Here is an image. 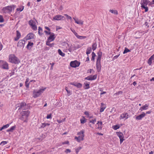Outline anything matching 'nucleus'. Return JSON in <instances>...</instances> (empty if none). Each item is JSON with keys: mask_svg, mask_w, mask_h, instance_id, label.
Here are the masks:
<instances>
[{"mask_svg": "<svg viewBox=\"0 0 154 154\" xmlns=\"http://www.w3.org/2000/svg\"><path fill=\"white\" fill-rule=\"evenodd\" d=\"M9 60L10 62L15 64H18L20 62L19 59L14 54L9 56Z\"/></svg>", "mask_w": 154, "mask_h": 154, "instance_id": "f257e3e1", "label": "nucleus"}, {"mask_svg": "<svg viewBox=\"0 0 154 154\" xmlns=\"http://www.w3.org/2000/svg\"><path fill=\"white\" fill-rule=\"evenodd\" d=\"M17 105V107H16V108L19 107L18 109L19 110H25L28 108V106L25 102H21V103L18 104Z\"/></svg>", "mask_w": 154, "mask_h": 154, "instance_id": "f03ea898", "label": "nucleus"}, {"mask_svg": "<svg viewBox=\"0 0 154 154\" xmlns=\"http://www.w3.org/2000/svg\"><path fill=\"white\" fill-rule=\"evenodd\" d=\"M0 67L5 69H9L8 63L5 61L2 60H0Z\"/></svg>", "mask_w": 154, "mask_h": 154, "instance_id": "7ed1b4c3", "label": "nucleus"}, {"mask_svg": "<svg viewBox=\"0 0 154 154\" xmlns=\"http://www.w3.org/2000/svg\"><path fill=\"white\" fill-rule=\"evenodd\" d=\"M44 90L45 89H40L38 91L34 90L33 93V97L35 98L38 97Z\"/></svg>", "mask_w": 154, "mask_h": 154, "instance_id": "20e7f679", "label": "nucleus"}, {"mask_svg": "<svg viewBox=\"0 0 154 154\" xmlns=\"http://www.w3.org/2000/svg\"><path fill=\"white\" fill-rule=\"evenodd\" d=\"M65 19V18L63 16L58 15H57L53 17L52 20H64Z\"/></svg>", "mask_w": 154, "mask_h": 154, "instance_id": "39448f33", "label": "nucleus"}, {"mask_svg": "<svg viewBox=\"0 0 154 154\" xmlns=\"http://www.w3.org/2000/svg\"><path fill=\"white\" fill-rule=\"evenodd\" d=\"M149 3V5H151L153 4L152 2H150L149 0H141L140 2L141 6H146Z\"/></svg>", "mask_w": 154, "mask_h": 154, "instance_id": "423d86ee", "label": "nucleus"}, {"mask_svg": "<svg viewBox=\"0 0 154 154\" xmlns=\"http://www.w3.org/2000/svg\"><path fill=\"white\" fill-rule=\"evenodd\" d=\"M15 7V6L14 5L12 6H8L5 7L2 10L4 11H5L6 10H7L8 12H11L12 11V9L13 8V9Z\"/></svg>", "mask_w": 154, "mask_h": 154, "instance_id": "0eeeda50", "label": "nucleus"}, {"mask_svg": "<svg viewBox=\"0 0 154 154\" xmlns=\"http://www.w3.org/2000/svg\"><path fill=\"white\" fill-rule=\"evenodd\" d=\"M80 63L76 60L71 61L70 63L71 66L73 67H76L79 66Z\"/></svg>", "mask_w": 154, "mask_h": 154, "instance_id": "6e6552de", "label": "nucleus"}, {"mask_svg": "<svg viewBox=\"0 0 154 154\" xmlns=\"http://www.w3.org/2000/svg\"><path fill=\"white\" fill-rule=\"evenodd\" d=\"M116 133L117 135L119 138L120 140V144H121L124 140L123 134L122 133L120 132H117Z\"/></svg>", "mask_w": 154, "mask_h": 154, "instance_id": "1a4fd4ad", "label": "nucleus"}, {"mask_svg": "<svg viewBox=\"0 0 154 154\" xmlns=\"http://www.w3.org/2000/svg\"><path fill=\"white\" fill-rule=\"evenodd\" d=\"M96 67L97 69V71L100 72L101 70L100 60H97Z\"/></svg>", "mask_w": 154, "mask_h": 154, "instance_id": "9d476101", "label": "nucleus"}, {"mask_svg": "<svg viewBox=\"0 0 154 154\" xmlns=\"http://www.w3.org/2000/svg\"><path fill=\"white\" fill-rule=\"evenodd\" d=\"M25 42L24 40H20L18 42L17 46L19 47H24Z\"/></svg>", "mask_w": 154, "mask_h": 154, "instance_id": "9b49d317", "label": "nucleus"}, {"mask_svg": "<svg viewBox=\"0 0 154 154\" xmlns=\"http://www.w3.org/2000/svg\"><path fill=\"white\" fill-rule=\"evenodd\" d=\"M34 36V35L33 33H30L27 35L25 38L26 40H28L33 38Z\"/></svg>", "mask_w": 154, "mask_h": 154, "instance_id": "f8f14e48", "label": "nucleus"}, {"mask_svg": "<svg viewBox=\"0 0 154 154\" xmlns=\"http://www.w3.org/2000/svg\"><path fill=\"white\" fill-rule=\"evenodd\" d=\"M55 38L54 34L53 33H51V34H50V36L48 38L47 41H53L55 39Z\"/></svg>", "mask_w": 154, "mask_h": 154, "instance_id": "ddd939ff", "label": "nucleus"}, {"mask_svg": "<svg viewBox=\"0 0 154 154\" xmlns=\"http://www.w3.org/2000/svg\"><path fill=\"white\" fill-rule=\"evenodd\" d=\"M146 116V114L144 112H143L142 113L136 117V119L138 120H140L142 118Z\"/></svg>", "mask_w": 154, "mask_h": 154, "instance_id": "4468645a", "label": "nucleus"}, {"mask_svg": "<svg viewBox=\"0 0 154 154\" xmlns=\"http://www.w3.org/2000/svg\"><path fill=\"white\" fill-rule=\"evenodd\" d=\"M21 113L22 115L28 118L29 116L30 112L28 110L24 111H23Z\"/></svg>", "mask_w": 154, "mask_h": 154, "instance_id": "2eb2a0df", "label": "nucleus"}, {"mask_svg": "<svg viewBox=\"0 0 154 154\" xmlns=\"http://www.w3.org/2000/svg\"><path fill=\"white\" fill-rule=\"evenodd\" d=\"M71 85H74L77 87L78 88H80L82 86V85L80 83H78L76 82H72L70 83Z\"/></svg>", "mask_w": 154, "mask_h": 154, "instance_id": "dca6fc26", "label": "nucleus"}, {"mask_svg": "<svg viewBox=\"0 0 154 154\" xmlns=\"http://www.w3.org/2000/svg\"><path fill=\"white\" fill-rule=\"evenodd\" d=\"M84 131L83 130H82L81 131L79 132L77 134L78 135H80L81 137V140H84Z\"/></svg>", "mask_w": 154, "mask_h": 154, "instance_id": "f3484780", "label": "nucleus"}, {"mask_svg": "<svg viewBox=\"0 0 154 154\" xmlns=\"http://www.w3.org/2000/svg\"><path fill=\"white\" fill-rule=\"evenodd\" d=\"M73 18L74 19L75 21V22L79 24L82 25L83 23V21L81 20H79L78 19H76L75 18L73 17Z\"/></svg>", "mask_w": 154, "mask_h": 154, "instance_id": "a211bd4d", "label": "nucleus"}, {"mask_svg": "<svg viewBox=\"0 0 154 154\" xmlns=\"http://www.w3.org/2000/svg\"><path fill=\"white\" fill-rule=\"evenodd\" d=\"M28 118L22 115V116L20 118V119L23 121L24 122H27Z\"/></svg>", "mask_w": 154, "mask_h": 154, "instance_id": "6ab92c4d", "label": "nucleus"}, {"mask_svg": "<svg viewBox=\"0 0 154 154\" xmlns=\"http://www.w3.org/2000/svg\"><path fill=\"white\" fill-rule=\"evenodd\" d=\"M154 58V54L152 55L148 59V63L149 65H151L152 63V60Z\"/></svg>", "mask_w": 154, "mask_h": 154, "instance_id": "aec40b11", "label": "nucleus"}, {"mask_svg": "<svg viewBox=\"0 0 154 154\" xmlns=\"http://www.w3.org/2000/svg\"><path fill=\"white\" fill-rule=\"evenodd\" d=\"M128 114L127 113H125L122 114L120 116V117L122 119H127L128 118Z\"/></svg>", "mask_w": 154, "mask_h": 154, "instance_id": "412c9836", "label": "nucleus"}, {"mask_svg": "<svg viewBox=\"0 0 154 154\" xmlns=\"http://www.w3.org/2000/svg\"><path fill=\"white\" fill-rule=\"evenodd\" d=\"M50 125V124L48 123H43L42 124V125H41L40 127L39 128H44L47 126H49Z\"/></svg>", "mask_w": 154, "mask_h": 154, "instance_id": "4be33fe9", "label": "nucleus"}, {"mask_svg": "<svg viewBox=\"0 0 154 154\" xmlns=\"http://www.w3.org/2000/svg\"><path fill=\"white\" fill-rule=\"evenodd\" d=\"M89 79H89V80H93L95 79L97 77V75H94L93 76L91 75L89 76Z\"/></svg>", "mask_w": 154, "mask_h": 154, "instance_id": "5701e85b", "label": "nucleus"}, {"mask_svg": "<svg viewBox=\"0 0 154 154\" xmlns=\"http://www.w3.org/2000/svg\"><path fill=\"white\" fill-rule=\"evenodd\" d=\"M33 45V43L29 42L26 46V48L28 49H31V48H29V46H31V47H32Z\"/></svg>", "mask_w": 154, "mask_h": 154, "instance_id": "b1692460", "label": "nucleus"}, {"mask_svg": "<svg viewBox=\"0 0 154 154\" xmlns=\"http://www.w3.org/2000/svg\"><path fill=\"white\" fill-rule=\"evenodd\" d=\"M97 54L98 55V56L97 60H101V59L102 55V52L101 51H99L98 52Z\"/></svg>", "mask_w": 154, "mask_h": 154, "instance_id": "393cba45", "label": "nucleus"}, {"mask_svg": "<svg viewBox=\"0 0 154 154\" xmlns=\"http://www.w3.org/2000/svg\"><path fill=\"white\" fill-rule=\"evenodd\" d=\"M50 42L51 41H47L46 42V45H47L51 47H52L54 46V43H53L52 44H50Z\"/></svg>", "mask_w": 154, "mask_h": 154, "instance_id": "a878e982", "label": "nucleus"}, {"mask_svg": "<svg viewBox=\"0 0 154 154\" xmlns=\"http://www.w3.org/2000/svg\"><path fill=\"white\" fill-rule=\"evenodd\" d=\"M92 51V48L91 47H89L88 48L86 51V54L88 55L90 54Z\"/></svg>", "mask_w": 154, "mask_h": 154, "instance_id": "bb28decb", "label": "nucleus"}, {"mask_svg": "<svg viewBox=\"0 0 154 154\" xmlns=\"http://www.w3.org/2000/svg\"><path fill=\"white\" fill-rule=\"evenodd\" d=\"M109 11L112 13L114 14H115L117 15L118 14L117 11L116 10H110Z\"/></svg>", "mask_w": 154, "mask_h": 154, "instance_id": "cd10ccee", "label": "nucleus"}, {"mask_svg": "<svg viewBox=\"0 0 154 154\" xmlns=\"http://www.w3.org/2000/svg\"><path fill=\"white\" fill-rule=\"evenodd\" d=\"M38 33L40 35H42L43 33H42V29L40 27H38Z\"/></svg>", "mask_w": 154, "mask_h": 154, "instance_id": "c85d7f7f", "label": "nucleus"}, {"mask_svg": "<svg viewBox=\"0 0 154 154\" xmlns=\"http://www.w3.org/2000/svg\"><path fill=\"white\" fill-rule=\"evenodd\" d=\"M58 52L59 53V54L61 55L62 57H64L65 56V54L63 53L61 51L60 49H59L58 50Z\"/></svg>", "mask_w": 154, "mask_h": 154, "instance_id": "c756f323", "label": "nucleus"}, {"mask_svg": "<svg viewBox=\"0 0 154 154\" xmlns=\"http://www.w3.org/2000/svg\"><path fill=\"white\" fill-rule=\"evenodd\" d=\"M97 44L96 42L93 43L92 45V49L93 51L95 50L97 48Z\"/></svg>", "mask_w": 154, "mask_h": 154, "instance_id": "7c9ffc66", "label": "nucleus"}, {"mask_svg": "<svg viewBox=\"0 0 154 154\" xmlns=\"http://www.w3.org/2000/svg\"><path fill=\"white\" fill-rule=\"evenodd\" d=\"M130 51L127 48L125 47V50L123 52L124 54H126L128 52H130Z\"/></svg>", "mask_w": 154, "mask_h": 154, "instance_id": "2f4dec72", "label": "nucleus"}, {"mask_svg": "<svg viewBox=\"0 0 154 154\" xmlns=\"http://www.w3.org/2000/svg\"><path fill=\"white\" fill-rule=\"evenodd\" d=\"M120 128V126L119 125H116L113 126L112 128L115 130H116Z\"/></svg>", "mask_w": 154, "mask_h": 154, "instance_id": "473e14b6", "label": "nucleus"}, {"mask_svg": "<svg viewBox=\"0 0 154 154\" xmlns=\"http://www.w3.org/2000/svg\"><path fill=\"white\" fill-rule=\"evenodd\" d=\"M148 107V105L146 104H145L144 106L141 107L140 109H142L143 110H145L147 109V108Z\"/></svg>", "mask_w": 154, "mask_h": 154, "instance_id": "72a5a7b5", "label": "nucleus"}, {"mask_svg": "<svg viewBox=\"0 0 154 154\" xmlns=\"http://www.w3.org/2000/svg\"><path fill=\"white\" fill-rule=\"evenodd\" d=\"M81 137L80 136H79L78 137H75V139L77 140L78 142H80L81 140H81Z\"/></svg>", "mask_w": 154, "mask_h": 154, "instance_id": "f704fd0d", "label": "nucleus"}, {"mask_svg": "<svg viewBox=\"0 0 154 154\" xmlns=\"http://www.w3.org/2000/svg\"><path fill=\"white\" fill-rule=\"evenodd\" d=\"M141 7V8H143L145 9V12H146L148 11V8L146 6H143L142 7Z\"/></svg>", "mask_w": 154, "mask_h": 154, "instance_id": "c9c22d12", "label": "nucleus"}, {"mask_svg": "<svg viewBox=\"0 0 154 154\" xmlns=\"http://www.w3.org/2000/svg\"><path fill=\"white\" fill-rule=\"evenodd\" d=\"M141 7V8H143L145 9V12H146L148 11V8L146 6H143L142 7Z\"/></svg>", "mask_w": 154, "mask_h": 154, "instance_id": "e433bc0d", "label": "nucleus"}, {"mask_svg": "<svg viewBox=\"0 0 154 154\" xmlns=\"http://www.w3.org/2000/svg\"><path fill=\"white\" fill-rule=\"evenodd\" d=\"M34 21L32 20H30L29 21V24L31 26L34 25L33 24Z\"/></svg>", "mask_w": 154, "mask_h": 154, "instance_id": "4c0bfd02", "label": "nucleus"}, {"mask_svg": "<svg viewBox=\"0 0 154 154\" xmlns=\"http://www.w3.org/2000/svg\"><path fill=\"white\" fill-rule=\"evenodd\" d=\"M76 37L79 38V39H84V38H86V37L85 36H79L78 35Z\"/></svg>", "mask_w": 154, "mask_h": 154, "instance_id": "58836bf2", "label": "nucleus"}, {"mask_svg": "<svg viewBox=\"0 0 154 154\" xmlns=\"http://www.w3.org/2000/svg\"><path fill=\"white\" fill-rule=\"evenodd\" d=\"M82 147L81 146L79 147L78 148L75 149L76 152L77 154L78 153L79 151L82 149Z\"/></svg>", "mask_w": 154, "mask_h": 154, "instance_id": "ea45409f", "label": "nucleus"}, {"mask_svg": "<svg viewBox=\"0 0 154 154\" xmlns=\"http://www.w3.org/2000/svg\"><path fill=\"white\" fill-rule=\"evenodd\" d=\"M85 86H86V88H85V89H88L89 88V84H88V83H85Z\"/></svg>", "mask_w": 154, "mask_h": 154, "instance_id": "a19ab883", "label": "nucleus"}, {"mask_svg": "<svg viewBox=\"0 0 154 154\" xmlns=\"http://www.w3.org/2000/svg\"><path fill=\"white\" fill-rule=\"evenodd\" d=\"M16 32V36L20 38L21 36V34L20 33L18 30Z\"/></svg>", "mask_w": 154, "mask_h": 154, "instance_id": "79ce46f5", "label": "nucleus"}, {"mask_svg": "<svg viewBox=\"0 0 154 154\" xmlns=\"http://www.w3.org/2000/svg\"><path fill=\"white\" fill-rule=\"evenodd\" d=\"M71 31L74 33V34L75 35L77 36L78 35V34L72 28L70 29Z\"/></svg>", "mask_w": 154, "mask_h": 154, "instance_id": "37998d69", "label": "nucleus"}, {"mask_svg": "<svg viewBox=\"0 0 154 154\" xmlns=\"http://www.w3.org/2000/svg\"><path fill=\"white\" fill-rule=\"evenodd\" d=\"M4 21V20L3 18V17L0 15V22L2 23Z\"/></svg>", "mask_w": 154, "mask_h": 154, "instance_id": "c03bdc74", "label": "nucleus"}, {"mask_svg": "<svg viewBox=\"0 0 154 154\" xmlns=\"http://www.w3.org/2000/svg\"><path fill=\"white\" fill-rule=\"evenodd\" d=\"M16 128L15 126H12L10 128V130L11 131V132H12Z\"/></svg>", "mask_w": 154, "mask_h": 154, "instance_id": "a18cd8bd", "label": "nucleus"}, {"mask_svg": "<svg viewBox=\"0 0 154 154\" xmlns=\"http://www.w3.org/2000/svg\"><path fill=\"white\" fill-rule=\"evenodd\" d=\"M64 16H66V17L68 19H70V20H71L72 19V17L69 16L67 14H64Z\"/></svg>", "mask_w": 154, "mask_h": 154, "instance_id": "49530a36", "label": "nucleus"}, {"mask_svg": "<svg viewBox=\"0 0 154 154\" xmlns=\"http://www.w3.org/2000/svg\"><path fill=\"white\" fill-rule=\"evenodd\" d=\"M51 116L52 114L51 113H50L49 114H48L46 118L47 119H51Z\"/></svg>", "mask_w": 154, "mask_h": 154, "instance_id": "de8ad7c7", "label": "nucleus"}, {"mask_svg": "<svg viewBox=\"0 0 154 154\" xmlns=\"http://www.w3.org/2000/svg\"><path fill=\"white\" fill-rule=\"evenodd\" d=\"M9 126V125L8 124L5 125H4L3 126V128L4 129L5 128H7Z\"/></svg>", "mask_w": 154, "mask_h": 154, "instance_id": "09e8293b", "label": "nucleus"}, {"mask_svg": "<svg viewBox=\"0 0 154 154\" xmlns=\"http://www.w3.org/2000/svg\"><path fill=\"white\" fill-rule=\"evenodd\" d=\"M7 143V142L6 141H3L1 142L0 145H3L6 144Z\"/></svg>", "mask_w": 154, "mask_h": 154, "instance_id": "8fccbe9b", "label": "nucleus"}, {"mask_svg": "<svg viewBox=\"0 0 154 154\" xmlns=\"http://www.w3.org/2000/svg\"><path fill=\"white\" fill-rule=\"evenodd\" d=\"M71 152V151L70 149H66V150L65 151V152L66 153H67L68 152Z\"/></svg>", "mask_w": 154, "mask_h": 154, "instance_id": "3c124183", "label": "nucleus"}, {"mask_svg": "<svg viewBox=\"0 0 154 154\" xmlns=\"http://www.w3.org/2000/svg\"><path fill=\"white\" fill-rule=\"evenodd\" d=\"M32 28L34 30H36L37 29V26L34 24L33 25V26H32Z\"/></svg>", "mask_w": 154, "mask_h": 154, "instance_id": "603ef678", "label": "nucleus"}, {"mask_svg": "<svg viewBox=\"0 0 154 154\" xmlns=\"http://www.w3.org/2000/svg\"><path fill=\"white\" fill-rule=\"evenodd\" d=\"M122 92L121 91H119L118 92H117L115 94V95H118V94H122Z\"/></svg>", "mask_w": 154, "mask_h": 154, "instance_id": "864d4df0", "label": "nucleus"}, {"mask_svg": "<svg viewBox=\"0 0 154 154\" xmlns=\"http://www.w3.org/2000/svg\"><path fill=\"white\" fill-rule=\"evenodd\" d=\"M105 108H106V107H101V108H100V112H103L104 111V109H105Z\"/></svg>", "mask_w": 154, "mask_h": 154, "instance_id": "5fc2aeb1", "label": "nucleus"}, {"mask_svg": "<svg viewBox=\"0 0 154 154\" xmlns=\"http://www.w3.org/2000/svg\"><path fill=\"white\" fill-rule=\"evenodd\" d=\"M24 8V7H23L22 8H18L17 9V11H22Z\"/></svg>", "mask_w": 154, "mask_h": 154, "instance_id": "6e6d98bb", "label": "nucleus"}, {"mask_svg": "<svg viewBox=\"0 0 154 154\" xmlns=\"http://www.w3.org/2000/svg\"><path fill=\"white\" fill-rule=\"evenodd\" d=\"M54 63H50V64L51 65V69L52 70L53 69V67L54 66Z\"/></svg>", "mask_w": 154, "mask_h": 154, "instance_id": "4d7b16f0", "label": "nucleus"}, {"mask_svg": "<svg viewBox=\"0 0 154 154\" xmlns=\"http://www.w3.org/2000/svg\"><path fill=\"white\" fill-rule=\"evenodd\" d=\"M86 122V121L85 119H81V123L84 124V123Z\"/></svg>", "mask_w": 154, "mask_h": 154, "instance_id": "13d9d810", "label": "nucleus"}, {"mask_svg": "<svg viewBox=\"0 0 154 154\" xmlns=\"http://www.w3.org/2000/svg\"><path fill=\"white\" fill-rule=\"evenodd\" d=\"M29 83L28 82H25V86L26 87L28 88L29 87Z\"/></svg>", "mask_w": 154, "mask_h": 154, "instance_id": "bf43d9fd", "label": "nucleus"}, {"mask_svg": "<svg viewBox=\"0 0 154 154\" xmlns=\"http://www.w3.org/2000/svg\"><path fill=\"white\" fill-rule=\"evenodd\" d=\"M44 32L46 33V34H49V35H50L51 34V32H48V31H46V30H45L44 31Z\"/></svg>", "mask_w": 154, "mask_h": 154, "instance_id": "052dcab7", "label": "nucleus"}, {"mask_svg": "<svg viewBox=\"0 0 154 154\" xmlns=\"http://www.w3.org/2000/svg\"><path fill=\"white\" fill-rule=\"evenodd\" d=\"M69 143V141H65L64 142H63L62 143V144H68Z\"/></svg>", "mask_w": 154, "mask_h": 154, "instance_id": "680f3d73", "label": "nucleus"}, {"mask_svg": "<svg viewBox=\"0 0 154 154\" xmlns=\"http://www.w3.org/2000/svg\"><path fill=\"white\" fill-rule=\"evenodd\" d=\"M66 91H67V92L68 94H70V91H68V90H67V88H66Z\"/></svg>", "mask_w": 154, "mask_h": 154, "instance_id": "e2e57ef3", "label": "nucleus"}, {"mask_svg": "<svg viewBox=\"0 0 154 154\" xmlns=\"http://www.w3.org/2000/svg\"><path fill=\"white\" fill-rule=\"evenodd\" d=\"M89 122L90 123H92L93 124H94V123H95V122H94L93 119L90 120L89 121Z\"/></svg>", "mask_w": 154, "mask_h": 154, "instance_id": "0e129e2a", "label": "nucleus"}, {"mask_svg": "<svg viewBox=\"0 0 154 154\" xmlns=\"http://www.w3.org/2000/svg\"><path fill=\"white\" fill-rule=\"evenodd\" d=\"M84 114L87 116H88L89 115L88 112L87 111H85L84 112Z\"/></svg>", "mask_w": 154, "mask_h": 154, "instance_id": "69168bd1", "label": "nucleus"}, {"mask_svg": "<svg viewBox=\"0 0 154 154\" xmlns=\"http://www.w3.org/2000/svg\"><path fill=\"white\" fill-rule=\"evenodd\" d=\"M45 28L47 29V30H48V31H50L51 30V29H50L47 26H45Z\"/></svg>", "mask_w": 154, "mask_h": 154, "instance_id": "338daca9", "label": "nucleus"}, {"mask_svg": "<svg viewBox=\"0 0 154 154\" xmlns=\"http://www.w3.org/2000/svg\"><path fill=\"white\" fill-rule=\"evenodd\" d=\"M57 121L59 123H61V122H63V121L62 120H57Z\"/></svg>", "mask_w": 154, "mask_h": 154, "instance_id": "774afa93", "label": "nucleus"}]
</instances>
